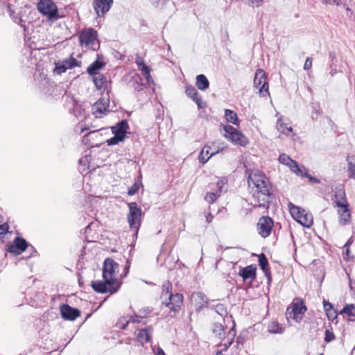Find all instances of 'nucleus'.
<instances>
[{
    "label": "nucleus",
    "mask_w": 355,
    "mask_h": 355,
    "mask_svg": "<svg viewBox=\"0 0 355 355\" xmlns=\"http://www.w3.org/2000/svg\"><path fill=\"white\" fill-rule=\"evenodd\" d=\"M248 184L254 202V207L268 209L272 198V185L266 175L259 170L251 171Z\"/></svg>",
    "instance_id": "1"
},
{
    "label": "nucleus",
    "mask_w": 355,
    "mask_h": 355,
    "mask_svg": "<svg viewBox=\"0 0 355 355\" xmlns=\"http://www.w3.org/2000/svg\"><path fill=\"white\" fill-rule=\"evenodd\" d=\"M119 270V265L113 259L107 258L104 261L103 268V279L92 282L93 289L100 293H110L113 294L120 288L116 275Z\"/></svg>",
    "instance_id": "2"
},
{
    "label": "nucleus",
    "mask_w": 355,
    "mask_h": 355,
    "mask_svg": "<svg viewBox=\"0 0 355 355\" xmlns=\"http://www.w3.org/2000/svg\"><path fill=\"white\" fill-rule=\"evenodd\" d=\"M171 290V283L168 281L165 282L162 285L160 299L162 305L169 309L171 316L175 317L182 306L184 297L181 293L173 294Z\"/></svg>",
    "instance_id": "3"
},
{
    "label": "nucleus",
    "mask_w": 355,
    "mask_h": 355,
    "mask_svg": "<svg viewBox=\"0 0 355 355\" xmlns=\"http://www.w3.org/2000/svg\"><path fill=\"white\" fill-rule=\"evenodd\" d=\"M37 10L52 22L62 17L59 15L57 6L52 0H40L37 3Z\"/></svg>",
    "instance_id": "4"
},
{
    "label": "nucleus",
    "mask_w": 355,
    "mask_h": 355,
    "mask_svg": "<svg viewBox=\"0 0 355 355\" xmlns=\"http://www.w3.org/2000/svg\"><path fill=\"white\" fill-rule=\"evenodd\" d=\"M97 37V32L93 28H90L83 30L79 35L80 45H85L88 49L96 51L100 46Z\"/></svg>",
    "instance_id": "5"
},
{
    "label": "nucleus",
    "mask_w": 355,
    "mask_h": 355,
    "mask_svg": "<svg viewBox=\"0 0 355 355\" xmlns=\"http://www.w3.org/2000/svg\"><path fill=\"white\" fill-rule=\"evenodd\" d=\"M291 216L293 218L305 227H309L313 224V216L311 214L292 203L289 205Z\"/></svg>",
    "instance_id": "6"
},
{
    "label": "nucleus",
    "mask_w": 355,
    "mask_h": 355,
    "mask_svg": "<svg viewBox=\"0 0 355 355\" xmlns=\"http://www.w3.org/2000/svg\"><path fill=\"white\" fill-rule=\"evenodd\" d=\"M128 209L129 212L127 216V219L130 227L137 232L141 225V218L142 214L141 209L135 202H130L128 204Z\"/></svg>",
    "instance_id": "7"
},
{
    "label": "nucleus",
    "mask_w": 355,
    "mask_h": 355,
    "mask_svg": "<svg viewBox=\"0 0 355 355\" xmlns=\"http://www.w3.org/2000/svg\"><path fill=\"white\" fill-rule=\"evenodd\" d=\"M223 128L225 138L231 141L234 144L244 146L248 143V140L244 135L233 126L225 125L223 126Z\"/></svg>",
    "instance_id": "8"
},
{
    "label": "nucleus",
    "mask_w": 355,
    "mask_h": 355,
    "mask_svg": "<svg viewBox=\"0 0 355 355\" xmlns=\"http://www.w3.org/2000/svg\"><path fill=\"white\" fill-rule=\"evenodd\" d=\"M254 87L258 90L261 96L266 97L269 95V86L267 82V77L265 71L261 69H258L256 71L254 78Z\"/></svg>",
    "instance_id": "9"
},
{
    "label": "nucleus",
    "mask_w": 355,
    "mask_h": 355,
    "mask_svg": "<svg viewBox=\"0 0 355 355\" xmlns=\"http://www.w3.org/2000/svg\"><path fill=\"white\" fill-rule=\"evenodd\" d=\"M273 220L268 216H261L257 223V232L263 237H268L271 232L273 227Z\"/></svg>",
    "instance_id": "10"
},
{
    "label": "nucleus",
    "mask_w": 355,
    "mask_h": 355,
    "mask_svg": "<svg viewBox=\"0 0 355 355\" xmlns=\"http://www.w3.org/2000/svg\"><path fill=\"white\" fill-rule=\"evenodd\" d=\"M112 3L113 0H94L93 7L96 15L102 17L110 10Z\"/></svg>",
    "instance_id": "11"
},
{
    "label": "nucleus",
    "mask_w": 355,
    "mask_h": 355,
    "mask_svg": "<svg viewBox=\"0 0 355 355\" xmlns=\"http://www.w3.org/2000/svg\"><path fill=\"white\" fill-rule=\"evenodd\" d=\"M109 100L106 98H100L92 106V112L96 117L101 118L108 111Z\"/></svg>",
    "instance_id": "12"
},
{
    "label": "nucleus",
    "mask_w": 355,
    "mask_h": 355,
    "mask_svg": "<svg viewBox=\"0 0 355 355\" xmlns=\"http://www.w3.org/2000/svg\"><path fill=\"white\" fill-rule=\"evenodd\" d=\"M60 309L62 317L67 320H74L80 314L78 309L72 308L68 304L61 305Z\"/></svg>",
    "instance_id": "13"
},
{
    "label": "nucleus",
    "mask_w": 355,
    "mask_h": 355,
    "mask_svg": "<svg viewBox=\"0 0 355 355\" xmlns=\"http://www.w3.org/2000/svg\"><path fill=\"white\" fill-rule=\"evenodd\" d=\"M338 214L339 215V223L342 225H345L349 223L351 220V211L348 203L341 204L337 206Z\"/></svg>",
    "instance_id": "14"
},
{
    "label": "nucleus",
    "mask_w": 355,
    "mask_h": 355,
    "mask_svg": "<svg viewBox=\"0 0 355 355\" xmlns=\"http://www.w3.org/2000/svg\"><path fill=\"white\" fill-rule=\"evenodd\" d=\"M28 245L25 239L17 237L14 240L13 243L8 246V251L12 254H19L26 250Z\"/></svg>",
    "instance_id": "15"
},
{
    "label": "nucleus",
    "mask_w": 355,
    "mask_h": 355,
    "mask_svg": "<svg viewBox=\"0 0 355 355\" xmlns=\"http://www.w3.org/2000/svg\"><path fill=\"white\" fill-rule=\"evenodd\" d=\"M257 267L254 265H250L244 268H240L239 275L243 280L250 279L253 281L256 278Z\"/></svg>",
    "instance_id": "16"
},
{
    "label": "nucleus",
    "mask_w": 355,
    "mask_h": 355,
    "mask_svg": "<svg viewBox=\"0 0 355 355\" xmlns=\"http://www.w3.org/2000/svg\"><path fill=\"white\" fill-rule=\"evenodd\" d=\"M137 339L142 345L148 342L152 336L153 329L152 327H148L144 329L137 330Z\"/></svg>",
    "instance_id": "17"
},
{
    "label": "nucleus",
    "mask_w": 355,
    "mask_h": 355,
    "mask_svg": "<svg viewBox=\"0 0 355 355\" xmlns=\"http://www.w3.org/2000/svg\"><path fill=\"white\" fill-rule=\"evenodd\" d=\"M128 128L129 125L127 121L122 120L118 123H116V125L112 127L111 130L112 134L118 135L119 137H122V138L125 139V134Z\"/></svg>",
    "instance_id": "18"
},
{
    "label": "nucleus",
    "mask_w": 355,
    "mask_h": 355,
    "mask_svg": "<svg viewBox=\"0 0 355 355\" xmlns=\"http://www.w3.org/2000/svg\"><path fill=\"white\" fill-rule=\"evenodd\" d=\"M306 307L302 302L300 304H294L291 307V311L288 312L289 317H293V319L298 320L302 318V315L306 312Z\"/></svg>",
    "instance_id": "19"
},
{
    "label": "nucleus",
    "mask_w": 355,
    "mask_h": 355,
    "mask_svg": "<svg viewBox=\"0 0 355 355\" xmlns=\"http://www.w3.org/2000/svg\"><path fill=\"white\" fill-rule=\"evenodd\" d=\"M185 92L187 96L191 98L197 104L198 108H202L204 107L201 97L198 96V93L193 86L187 85Z\"/></svg>",
    "instance_id": "20"
},
{
    "label": "nucleus",
    "mask_w": 355,
    "mask_h": 355,
    "mask_svg": "<svg viewBox=\"0 0 355 355\" xmlns=\"http://www.w3.org/2000/svg\"><path fill=\"white\" fill-rule=\"evenodd\" d=\"M191 300L198 309H202L208 303L207 297L202 292L194 293L191 295Z\"/></svg>",
    "instance_id": "21"
},
{
    "label": "nucleus",
    "mask_w": 355,
    "mask_h": 355,
    "mask_svg": "<svg viewBox=\"0 0 355 355\" xmlns=\"http://www.w3.org/2000/svg\"><path fill=\"white\" fill-rule=\"evenodd\" d=\"M209 150L210 147L209 146H204L198 157L200 162L202 164L206 163L209 159L210 157H211L213 155H216L219 152L218 150H216L215 152L210 153Z\"/></svg>",
    "instance_id": "22"
},
{
    "label": "nucleus",
    "mask_w": 355,
    "mask_h": 355,
    "mask_svg": "<svg viewBox=\"0 0 355 355\" xmlns=\"http://www.w3.org/2000/svg\"><path fill=\"white\" fill-rule=\"evenodd\" d=\"M277 128L280 133L286 135H289L293 131V128L289 123L284 122L282 118L277 121Z\"/></svg>",
    "instance_id": "23"
},
{
    "label": "nucleus",
    "mask_w": 355,
    "mask_h": 355,
    "mask_svg": "<svg viewBox=\"0 0 355 355\" xmlns=\"http://www.w3.org/2000/svg\"><path fill=\"white\" fill-rule=\"evenodd\" d=\"M94 83L96 87L99 90H105L107 85V78L102 74H96L94 76Z\"/></svg>",
    "instance_id": "24"
},
{
    "label": "nucleus",
    "mask_w": 355,
    "mask_h": 355,
    "mask_svg": "<svg viewBox=\"0 0 355 355\" xmlns=\"http://www.w3.org/2000/svg\"><path fill=\"white\" fill-rule=\"evenodd\" d=\"M334 198H335V202L337 206L340 205V203L341 204H346L348 203L347 201V198L345 196V192L343 188H336V190L334 193Z\"/></svg>",
    "instance_id": "25"
},
{
    "label": "nucleus",
    "mask_w": 355,
    "mask_h": 355,
    "mask_svg": "<svg viewBox=\"0 0 355 355\" xmlns=\"http://www.w3.org/2000/svg\"><path fill=\"white\" fill-rule=\"evenodd\" d=\"M104 65V62H100L98 60H96L87 67V73L91 76L100 74L99 73H98V71L101 69H102Z\"/></svg>",
    "instance_id": "26"
},
{
    "label": "nucleus",
    "mask_w": 355,
    "mask_h": 355,
    "mask_svg": "<svg viewBox=\"0 0 355 355\" xmlns=\"http://www.w3.org/2000/svg\"><path fill=\"white\" fill-rule=\"evenodd\" d=\"M196 86L202 91H205L209 86V83L207 77L203 74L198 75L196 77Z\"/></svg>",
    "instance_id": "27"
},
{
    "label": "nucleus",
    "mask_w": 355,
    "mask_h": 355,
    "mask_svg": "<svg viewBox=\"0 0 355 355\" xmlns=\"http://www.w3.org/2000/svg\"><path fill=\"white\" fill-rule=\"evenodd\" d=\"M225 116L227 122L231 123L234 125H239L237 114L234 111L225 109Z\"/></svg>",
    "instance_id": "28"
},
{
    "label": "nucleus",
    "mask_w": 355,
    "mask_h": 355,
    "mask_svg": "<svg viewBox=\"0 0 355 355\" xmlns=\"http://www.w3.org/2000/svg\"><path fill=\"white\" fill-rule=\"evenodd\" d=\"M259 264L261 269L264 272L266 276H269L270 272L268 267V259L264 254H261L259 257Z\"/></svg>",
    "instance_id": "29"
},
{
    "label": "nucleus",
    "mask_w": 355,
    "mask_h": 355,
    "mask_svg": "<svg viewBox=\"0 0 355 355\" xmlns=\"http://www.w3.org/2000/svg\"><path fill=\"white\" fill-rule=\"evenodd\" d=\"M62 62L66 69H72L75 67H80L81 64V62L80 61H78L73 57H70L68 59H65Z\"/></svg>",
    "instance_id": "30"
},
{
    "label": "nucleus",
    "mask_w": 355,
    "mask_h": 355,
    "mask_svg": "<svg viewBox=\"0 0 355 355\" xmlns=\"http://www.w3.org/2000/svg\"><path fill=\"white\" fill-rule=\"evenodd\" d=\"M268 331L272 334H282L284 329L277 322H272L268 326Z\"/></svg>",
    "instance_id": "31"
},
{
    "label": "nucleus",
    "mask_w": 355,
    "mask_h": 355,
    "mask_svg": "<svg viewBox=\"0 0 355 355\" xmlns=\"http://www.w3.org/2000/svg\"><path fill=\"white\" fill-rule=\"evenodd\" d=\"M340 313H345L349 316H355V304H349L345 305L340 311Z\"/></svg>",
    "instance_id": "32"
},
{
    "label": "nucleus",
    "mask_w": 355,
    "mask_h": 355,
    "mask_svg": "<svg viewBox=\"0 0 355 355\" xmlns=\"http://www.w3.org/2000/svg\"><path fill=\"white\" fill-rule=\"evenodd\" d=\"M212 332L216 336L221 338L224 334V328L223 325L220 323H214L212 327Z\"/></svg>",
    "instance_id": "33"
},
{
    "label": "nucleus",
    "mask_w": 355,
    "mask_h": 355,
    "mask_svg": "<svg viewBox=\"0 0 355 355\" xmlns=\"http://www.w3.org/2000/svg\"><path fill=\"white\" fill-rule=\"evenodd\" d=\"M347 173L349 178L355 180V164L349 160H347Z\"/></svg>",
    "instance_id": "34"
},
{
    "label": "nucleus",
    "mask_w": 355,
    "mask_h": 355,
    "mask_svg": "<svg viewBox=\"0 0 355 355\" xmlns=\"http://www.w3.org/2000/svg\"><path fill=\"white\" fill-rule=\"evenodd\" d=\"M220 194L216 191V193H207L205 197V200L209 203H213Z\"/></svg>",
    "instance_id": "35"
},
{
    "label": "nucleus",
    "mask_w": 355,
    "mask_h": 355,
    "mask_svg": "<svg viewBox=\"0 0 355 355\" xmlns=\"http://www.w3.org/2000/svg\"><path fill=\"white\" fill-rule=\"evenodd\" d=\"M123 140L122 137L114 135V137L107 140V144L108 146H114L118 144L119 142L123 141Z\"/></svg>",
    "instance_id": "36"
},
{
    "label": "nucleus",
    "mask_w": 355,
    "mask_h": 355,
    "mask_svg": "<svg viewBox=\"0 0 355 355\" xmlns=\"http://www.w3.org/2000/svg\"><path fill=\"white\" fill-rule=\"evenodd\" d=\"M263 3V0H245V3L252 8H259Z\"/></svg>",
    "instance_id": "37"
},
{
    "label": "nucleus",
    "mask_w": 355,
    "mask_h": 355,
    "mask_svg": "<svg viewBox=\"0 0 355 355\" xmlns=\"http://www.w3.org/2000/svg\"><path fill=\"white\" fill-rule=\"evenodd\" d=\"M322 3L324 4H330V5H336V6H346L347 0H320Z\"/></svg>",
    "instance_id": "38"
},
{
    "label": "nucleus",
    "mask_w": 355,
    "mask_h": 355,
    "mask_svg": "<svg viewBox=\"0 0 355 355\" xmlns=\"http://www.w3.org/2000/svg\"><path fill=\"white\" fill-rule=\"evenodd\" d=\"M139 71H141L143 76L146 78V80L149 83L151 80V76H150V68L145 65L142 66L139 69Z\"/></svg>",
    "instance_id": "39"
},
{
    "label": "nucleus",
    "mask_w": 355,
    "mask_h": 355,
    "mask_svg": "<svg viewBox=\"0 0 355 355\" xmlns=\"http://www.w3.org/2000/svg\"><path fill=\"white\" fill-rule=\"evenodd\" d=\"M293 159L286 154H282L279 157V162L284 165L288 166L290 164Z\"/></svg>",
    "instance_id": "40"
},
{
    "label": "nucleus",
    "mask_w": 355,
    "mask_h": 355,
    "mask_svg": "<svg viewBox=\"0 0 355 355\" xmlns=\"http://www.w3.org/2000/svg\"><path fill=\"white\" fill-rule=\"evenodd\" d=\"M67 71L64 66L62 64V62H58L55 64V67L54 69V72L58 75H60L64 73Z\"/></svg>",
    "instance_id": "41"
},
{
    "label": "nucleus",
    "mask_w": 355,
    "mask_h": 355,
    "mask_svg": "<svg viewBox=\"0 0 355 355\" xmlns=\"http://www.w3.org/2000/svg\"><path fill=\"white\" fill-rule=\"evenodd\" d=\"M129 323L130 320L127 316L119 319L117 324L120 328L125 329Z\"/></svg>",
    "instance_id": "42"
},
{
    "label": "nucleus",
    "mask_w": 355,
    "mask_h": 355,
    "mask_svg": "<svg viewBox=\"0 0 355 355\" xmlns=\"http://www.w3.org/2000/svg\"><path fill=\"white\" fill-rule=\"evenodd\" d=\"M334 339H335V336H334V333L332 331H331L330 330L327 329L325 331V337H324L325 342L329 343V342H331L332 340H334Z\"/></svg>",
    "instance_id": "43"
},
{
    "label": "nucleus",
    "mask_w": 355,
    "mask_h": 355,
    "mask_svg": "<svg viewBox=\"0 0 355 355\" xmlns=\"http://www.w3.org/2000/svg\"><path fill=\"white\" fill-rule=\"evenodd\" d=\"M308 170L303 166L299 167V171H295V173L299 176L308 177Z\"/></svg>",
    "instance_id": "44"
},
{
    "label": "nucleus",
    "mask_w": 355,
    "mask_h": 355,
    "mask_svg": "<svg viewBox=\"0 0 355 355\" xmlns=\"http://www.w3.org/2000/svg\"><path fill=\"white\" fill-rule=\"evenodd\" d=\"M324 309L327 312V315L328 318H330V311H333V307L331 303L328 302H324Z\"/></svg>",
    "instance_id": "45"
},
{
    "label": "nucleus",
    "mask_w": 355,
    "mask_h": 355,
    "mask_svg": "<svg viewBox=\"0 0 355 355\" xmlns=\"http://www.w3.org/2000/svg\"><path fill=\"white\" fill-rule=\"evenodd\" d=\"M288 166L291 168V170L295 173V171H299V167L300 166L297 163L296 161L292 160L290 164L288 165Z\"/></svg>",
    "instance_id": "46"
},
{
    "label": "nucleus",
    "mask_w": 355,
    "mask_h": 355,
    "mask_svg": "<svg viewBox=\"0 0 355 355\" xmlns=\"http://www.w3.org/2000/svg\"><path fill=\"white\" fill-rule=\"evenodd\" d=\"M9 226L7 223L0 225V236L3 237L8 231Z\"/></svg>",
    "instance_id": "47"
},
{
    "label": "nucleus",
    "mask_w": 355,
    "mask_h": 355,
    "mask_svg": "<svg viewBox=\"0 0 355 355\" xmlns=\"http://www.w3.org/2000/svg\"><path fill=\"white\" fill-rule=\"evenodd\" d=\"M128 318L130 320V322H132V323H139L141 322V316H139L137 315L128 316Z\"/></svg>",
    "instance_id": "48"
},
{
    "label": "nucleus",
    "mask_w": 355,
    "mask_h": 355,
    "mask_svg": "<svg viewBox=\"0 0 355 355\" xmlns=\"http://www.w3.org/2000/svg\"><path fill=\"white\" fill-rule=\"evenodd\" d=\"M312 67V59L309 57H307L304 64V70H309Z\"/></svg>",
    "instance_id": "49"
},
{
    "label": "nucleus",
    "mask_w": 355,
    "mask_h": 355,
    "mask_svg": "<svg viewBox=\"0 0 355 355\" xmlns=\"http://www.w3.org/2000/svg\"><path fill=\"white\" fill-rule=\"evenodd\" d=\"M320 114V110L318 108V106H313V112L311 114V118L313 119H316Z\"/></svg>",
    "instance_id": "50"
},
{
    "label": "nucleus",
    "mask_w": 355,
    "mask_h": 355,
    "mask_svg": "<svg viewBox=\"0 0 355 355\" xmlns=\"http://www.w3.org/2000/svg\"><path fill=\"white\" fill-rule=\"evenodd\" d=\"M135 63L137 64V67H138V69H139L142 66H145V63H144V60L137 55V58H136V60H135Z\"/></svg>",
    "instance_id": "51"
},
{
    "label": "nucleus",
    "mask_w": 355,
    "mask_h": 355,
    "mask_svg": "<svg viewBox=\"0 0 355 355\" xmlns=\"http://www.w3.org/2000/svg\"><path fill=\"white\" fill-rule=\"evenodd\" d=\"M347 275L349 279V288L353 292V295H355V282H353L352 279L350 278L349 274L347 273Z\"/></svg>",
    "instance_id": "52"
},
{
    "label": "nucleus",
    "mask_w": 355,
    "mask_h": 355,
    "mask_svg": "<svg viewBox=\"0 0 355 355\" xmlns=\"http://www.w3.org/2000/svg\"><path fill=\"white\" fill-rule=\"evenodd\" d=\"M232 342H233V338H232L230 341H228L227 343H225L224 344H220V347H222V349L223 351H226L230 347V345L232 344Z\"/></svg>",
    "instance_id": "53"
},
{
    "label": "nucleus",
    "mask_w": 355,
    "mask_h": 355,
    "mask_svg": "<svg viewBox=\"0 0 355 355\" xmlns=\"http://www.w3.org/2000/svg\"><path fill=\"white\" fill-rule=\"evenodd\" d=\"M225 182L223 180L218 181L217 186L218 188V190L217 191L220 194L222 191V188L225 185Z\"/></svg>",
    "instance_id": "54"
},
{
    "label": "nucleus",
    "mask_w": 355,
    "mask_h": 355,
    "mask_svg": "<svg viewBox=\"0 0 355 355\" xmlns=\"http://www.w3.org/2000/svg\"><path fill=\"white\" fill-rule=\"evenodd\" d=\"M343 7L345 8V9L347 11V16L349 17H351L353 15V12L352 10V9L347 4L345 6H343Z\"/></svg>",
    "instance_id": "55"
},
{
    "label": "nucleus",
    "mask_w": 355,
    "mask_h": 355,
    "mask_svg": "<svg viewBox=\"0 0 355 355\" xmlns=\"http://www.w3.org/2000/svg\"><path fill=\"white\" fill-rule=\"evenodd\" d=\"M306 178H309V180L311 182H313V183H319L320 182V180L318 178L309 175V173H308V177H306Z\"/></svg>",
    "instance_id": "56"
},
{
    "label": "nucleus",
    "mask_w": 355,
    "mask_h": 355,
    "mask_svg": "<svg viewBox=\"0 0 355 355\" xmlns=\"http://www.w3.org/2000/svg\"><path fill=\"white\" fill-rule=\"evenodd\" d=\"M155 355H165V353L162 348L157 347V350L155 352Z\"/></svg>",
    "instance_id": "57"
},
{
    "label": "nucleus",
    "mask_w": 355,
    "mask_h": 355,
    "mask_svg": "<svg viewBox=\"0 0 355 355\" xmlns=\"http://www.w3.org/2000/svg\"><path fill=\"white\" fill-rule=\"evenodd\" d=\"M354 242V237L353 236H351L348 241H347V243L344 245V247H348L349 248L350 245H352V243Z\"/></svg>",
    "instance_id": "58"
},
{
    "label": "nucleus",
    "mask_w": 355,
    "mask_h": 355,
    "mask_svg": "<svg viewBox=\"0 0 355 355\" xmlns=\"http://www.w3.org/2000/svg\"><path fill=\"white\" fill-rule=\"evenodd\" d=\"M343 248L345 249V255L347 256V257H345V259H349L350 258V250H349V248L348 247H344L343 246Z\"/></svg>",
    "instance_id": "59"
},
{
    "label": "nucleus",
    "mask_w": 355,
    "mask_h": 355,
    "mask_svg": "<svg viewBox=\"0 0 355 355\" xmlns=\"http://www.w3.org/2000/svg\"><path fill=\"white\" fill-rule=\"evenodd\" d=\"M214 216L211 214V213H208L206 215V220L207 223H211L213 220Z\"/></svg>",
    "instance_id": "60"
},
{
    "label": "nucleus",
    "mask_w": 355,
    "mask_h": 355,
    "mask_svg": "<svg viewBox=\"0 0 355 355\" xmlns=\"http://www.w3.org/2000/svg\"><path fill=\"white\" fill-rule=\"evenodd\" d=\"M149 1L155 7H157L159 0H149Z\"/></svg>",
    "instance_id": "61"
},
{
    "label": "nucleus",
    "mask_w": 355,
    "mask_h": 355,
    "mask_svg": "<svg viewBox=\"0 0 355 355\" xmlns=\"http://www.w3.org/2000/svg\"><path fill=\"white\" fill-rule=\"evenodd\" d=\"M136 191H137V189H133V188H132V189H129L128 194L130 196H132L136 193Z\"/></svg>",
    "instance_id": "62"
},
{
    "label": "nucleus",
    "mask_w": 355,
    "mask_h": 355,
    "mask_svg": "<svg viewBox=\"0 0 355 355\" xmlns=\"http://www.w3.org/2000/svg\"><path fill=\"white\" fill-rule=\"evenodd\" d=\"M216 308L218 309V311H224V308H223V306L222 304H218L216 306Z\"/></svg>",
    "instance_id": "63"
},
{
    "label": "nucleus",
    "mask_w": 355,
    "mask_h": 355,
    "mask_svg": "<svg viewBox=\"0 0 355 355\" xmlns=\"http://www.w3.org/2000/svg\"><path fill=\"white\" fill-rule=\"evenodd\" d=\"M334 318H335V311L333 309V311H330V318L329 319L333 320Z\"/></svg>",
    "instance_id": "64"
}]
</instances>
